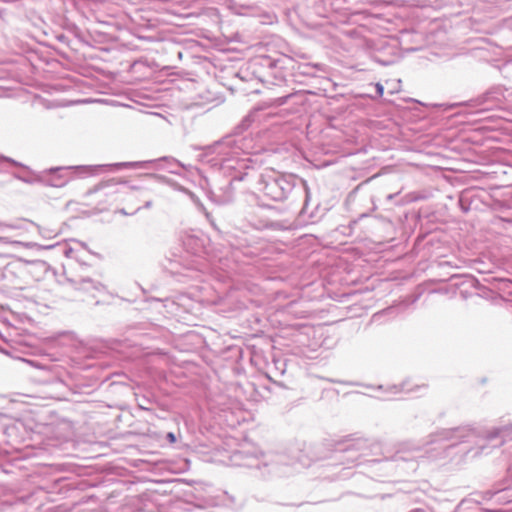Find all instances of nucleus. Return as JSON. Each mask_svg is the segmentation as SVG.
<instances>
[{"mask_svg": "<svg viewBox=\"0 0 512 512\" xmlns=\"http://www.w3.org/2000/svg\"><path fill=\"white\" fill-rule=\"evenodd\" d=\"M152 206V202L151 201H147L144 205L145 208H150Z\"/></svg>", "mask_w": 512, "mask_h": 512, "instance_id": "9b49d317", "label": "nucleus"}, {"mask_svg": "<svg viewBox=\"0 0 512 512\" xmlns=\"http://www.w3.org/2000/svg\"><path fill=\"white\" fill-rule=\"evenodd\" d=\"M92 285V282L90 280H85L83 283V289L89 290V287Z\"/></svg>", "mask_w": 512, "mask_h": 512, "instance_id": "1a4fd4ad", "label": "nucleus"}, {"mask_svg": "<svg viewBox=\"0 0 512 512\" xmlns=\"http://www.w3.org/2000/svg\"><path fill=\"white\" fill-rule=\"evenodd\" d=\"M103 167H104V165H84V166H76V167H66V171L70 170L71 173H73V174H77L79 176L85 177V176L96 174Z\"/></svg>", "mask_w": 512, "mask_h": 512, "instance_id": "20e7f679", "label": "nucleus"}, {"mask_svg": "<svg viewBox=\"0 0 512 512\" xmlns=\"http://www.w3.org/2000/svg\"><path fill=\"white\" fill-rule=\"evenodd\" d=\"M93 287H94L96 290H99L100 288H102V289L104 288L102 285H94Z\"/></svg>", "mask_w": 512, "mask_h": 512, "instance_id": "f8f14e48", "label": "nucleus"}, {"mask_svg": "<svg viewBox=\"0 0 512 512\" xmlns=\"http://www.w3.org/2000/svg\"><path fill=\"white\" fill-rule=\"evenodd\" d=\"M65 339H66V344H67L68 342H71V343H72V344L70 345V347H71V348H75V349H79V348H81L79 345L74 344V342H75V337H74V335H73L72 333H67V332H66Z\"/></svg>", "mask_w": 512, "mask_h": 512, "instance_id": "423d86ee", "label": "nucleus"}, {"mask_svg": "<svg viewBox=\"0 0 512 512\" xmlns=\"http://www.w3.org/2000/svg\"><path fill=\"white\" fill-rule=\"evenodd\" d=\"M229 147H230V141L217 143L215 145L216 152L222 156V159H221L222 169L234 168V166L231 164V162H233V159L229 156V152H228Z\"/></svg>", "mask_w": 512, "mask_h": 512, "instance_id": "7ed1b4c3", "label": "nucleus"}, {"mask_svg": "<svg viewBox=\"0 0 512 512\" xmlns=\"http://www.w3.org/2000/svg\"><path fill=\"white\" fill-rule=\"evenodd\" d=\"M114 166H132V163H120V164H115Z\"/></svg>", "mask_w": 512, "mask_h": 512, "instance_id": "9d476101", "label": "nucleus"}, {"mask_svg": "<svg viewBox=\"0 0 512 512\" xmlns=\"http://www.w3.org/2000/svg\"><path fill=\"white\" fill-rule=\"evenodd\" d=\"M119 212H120L121 214H123V215H127V214H128L124 209H121Z\"/></svg>", "mask_w": 512, "mask_h": 512, "instance_id": "ddd939ff", "label": "nucleus"}, {"mask_svg": "<svg viewBox=\"0 0 512 512\" xmlns=\"http://www.w3.org/2000/svg\"><path fill=\"white\" fill-rule=\"evenodd\" d=\"M60 171H61L60 167L55 168V169H50L48 172H44L42 178L47 184H49L51 186L62 187L64 185V180L61 175H58L53 178H47L50 174H52L54 172H60Z\"/></svg>", "mask_w": 512, "mask_h": 512, "instance_id": "39448f33", "label": "nucleus"}, {"mask_svg": "<svg viewBox=\"0 0 512 512\" xmlns=\"http://www.w3.org/2000/svg\"><path fill=\"white\" fill-rule=\"evenodd\" d=\"M294 183L291 176H286L274 170L263 172L257 182V191L274 201H282L292 191Z\"/></svg>", "mask_w": 512, "mask_h": 512, "instance_id": "f257e3e1", "label": "nucleus"}, {"mask_svg": "<svg viewBox=\"0 0 512 512\" xmlns=\"http://www.w3.org/2000/svg\"><path fill=\"white\" fill-rule=\"evenodd\" d=\"M89 254L90 252L81 243L77 241L66 242L65 255L67 258H74L81 263H85Z\"/></svg>", "mask_w": 512, "mask_h": 512, "instance_id": "f03ea898", "label": "nucleus"}, {"mask_svg": "<svg viewBox=\"0 0 512 512\" xmlns=\"http://www.w3.org/2000/svg\"><path fill=\"white\" fill-rule=\"evenodd\" d=\"M376 90H377V93L381 96L383 95V92H384V87L380 84V83H377L376 84Z\"/></svg>", "mask_w": 512, "mask_h": 512, "instance_id": "6e6552de", "label": "nucleus"}, {"mask_svg": "<svg viewBox=\"0 0 512 512\" xmlns=\"http://www.w3.org/2000/svg\"><path fill=\"white\" fill-rule=\"evenodd\" d=\"M167 439L171 444H174L176 442V436L172 432H169L167 434Z\"/></svg>", "mask_w": 512, "mask_h": 512, "instance_id": "0eeeda50", "label": "nucleus"}]
</instances>
